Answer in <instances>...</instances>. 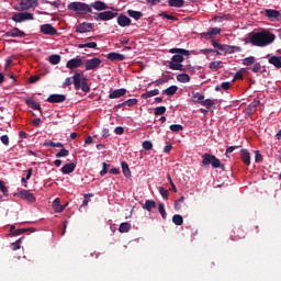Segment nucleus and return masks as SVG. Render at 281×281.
Listing matches in <instances>:
<instances>
[{
	"label": "nucleus",
	"mask_w": 281,
	"mask_h": 281,
	"mask_svg": "<svg viewBox=\"0 0 281 281\" xmlns=\"http://www.w3.org/2000/svg\"><path fill=\"white\" fill-rule=\"evenodd\" d=\"M22 239H23V237H21L20 239H16L15 243H12V244H11L13 251H16V250L21 249L20 244H21V240H22Z\"/></svg>",
	"instance_id": "5fc2aeb1"
},
{
	"label": "nucleus",
	"mask_w": 281,
	"mask_h": 281,
	"mask_svg": "<svg viewBox=\"0 0 281 281\" xmlns=\"http://www.w3.org/2000/svg\"><path fill=\"white\" fill-rule=\"evenodd\" d=\"M68 10H71L77 14H89L92 12L91 4L85 2H71L68 4Z\"/></svg>",
	"instance_id": "39448f33"
},
{
	"label": "nucleus",
	"mask_w": 281,
	"mask_h": 281,
	"mask_svg": "<svg viewBox=\"0 0 281 281\" xmlns=\"http://www.w3.org/2000/svg\"><path fill=\"white\" fill-rule=\"evenodd\" d=\"M66 206L67 204L60 205L59 199H55V201H53V210H55V213H63Z\"/></svg>",
	"instance_id": "b1692460"
},
{
	"label": "nucleus",
	"mask_w": 281,
	"mask_h": 281,
	"mask_svg": "<svg viewBox=\"0 0 281 281\" xmlns=\"http://www.w3.org/2000/svg\"><path fill=\"white\" fill-rule=\"evenodd\" d=\"M124 58H126V56L124 54H120V53L108 54L109 60H124Z\"/></svg>",
	"instance_id": "cd10ccee"
},
{
	"label": "nucleus",
	"mask_w": 281,
	"mask_h": 281,
	"mask_svg": "<svg viewBox=\"0 0 281 281\" xmlns=\"http://www.w3.org/2000/svg\"><path fill=\"white\" fill-rule=\"evenodd\" d=\"M92 8L94 10H98L99 12L102 11V10H109V5H106V3L98 0V1H94L90 4V10H92Z\"/></svg>",
	"instance_id": "6ab92c4d"
},
{
	"label": "nucleus",
	"mask_w": 281,
	"mask_h": 281,
	"mask_svg": "<svg viewBox=\"0 0 281 281\" xmlns=\"http://www.w3.org/2000/svg\"><path fill=\"white\" fill-rule=\"evenodd\" d=\"M183 130H184V126L182 125H179V124L170 125V131H172L173 133H178Z\"/></svg>",
	"instance_id": "8fccbe9b"
},
{
	"label": "nucleus",
	"mask_w": 281,
	"mask_h": 281,
	"mask_svg": "<svg viewBox=\"0 0 281 281\" xmlns=\"http://www.w3.org/2000/svg\"><path fill=\"white\" fill-rule=\"evenodd\" d=\"M167 112V108L165 105L157 106L154 109V115L159 116Z\"/></svg>",
	"instance_id": "37998d69"
},
{
	"label": "nucleus",
	"mask_w": 281,
	"mask_h": 281,
	"mask_svg": "<svg viewBox=\"0 0 281 281\" xmlns=\"http://www.w3.org/2000/svg\"><path fill=\"white\" fill-rule=\"evenodd\" d=\"M125 94H126L125 89L113 90L112 92H110L109 99H120V98L124 97Z\"/></svg>",
	"instance_id": "4be33fe9"
},
{
	"label": "nucleus",
	"mask_w": 281,
	"mask_h": 281,
	"mask_svg": "<svg viewBox=\"0 0 281 281\" xmlns=\"http://www.w3.org/2000/svg\"><path fill=\"white\" fill-rule=\"evenodd\" d=\"M100 65H102V60L98 57H94V58L88 59L86 61V69L88 71H91L93 69H98V67H100Z\"/></svg>",
	"instance_id": "f8f14e48"
},
{
	"label": "nucleus",
	"mask_w": 281,
	"mask_h": 281,
	"mask_svg": "<svg viewBox=\"0 0 281 281\" xmlns=\"http://www.w3.org/2000/svg\"><path fill=\"white\" fill-rule=\"evenodd\" d=\"M155 95H159V90L154 89V90H149L147 92H144L143 94H140V99H150Z\"/></svg>",
	"instance_id": "c756f323"
},
{
	"label": "nucleus",
	"mask_w": 281,
	"mask_h": 281,
	"mask_svg": "<svg viewBox=\"0 0 281 281\" xmlns=\"http://www.w3.org/2000/svg\"><path fill=\"white\" fill-rule=\"evenodd\" d=\"M200 104L203 105L205 109L211 110L212 106L215 105V101L212 100V99H205V100H203V101H200Z\"/></svg>",
	"instance_id": "e433bc0d"
},
{
	"label": "nucleus",
	"mask_w": 281,
	"mask_h": 281,
	"mask_svg": "<svg viewBox=\"0 0 281 281\" xmlns=\"http://www.w3.org/2000/svg\"><path fill=\"white\" fill-rule=\"evenodd\" d=\"M121 168H122L123 176L126 177V178H130L131 177V170L128 168V164L125 162V161H122L121 162Z\"/></svg>",
	"instance_id": "72a5a7b5"
},
{
	"label": "nucleus",
	"mask_w": 281,
	"mask_h": 281,
	"mask_svg": "<svg viewBox=\"0 0 281 281\" xmlns=\"http://www.w3.org/2000/svg\"><path fill=\"white\" fill-rule=\"evenodd\" d=\"M38 80H41V76H38V75H34V76H31V77L29 78V82H30L31 85L37 82Z\"/></svg>",
	"instance_id": "bf43d9fd"
},
{
	"label": "nucleus",
	"mask_w": 281,
	"mask_h": 281,
	"mask_svg": "<svg viewBox=\"0 0 281 281\" xmlns=\"http://www.w3.org/2000/svg\"><path fill=\"white\" fill-rule=\"evenodd\" d=\"M137 99H127L125 102H123V105H126V106H134V105H137Z\"/></svg>",
	"instance_id": "3c124183"
},
{
	"label": "nucleus",
	"mask_w": 281,
	"mask_h": 281,
	"mask_svg": "<svg viewBox=\"0 0 281 281\" xmlns=\"http://www.w3.org/2000/svg\"><path fill=\"white\" fill-rule=\"evenodd\" d=\"M177 91H178L177 86H170L168 89L164 90V93L166 95L172 97V95H176Z\"/></svg>",
	"instance_id": "4c0bfd02"
},
{
	"label": "nucleus",
	"mask_w": 281,
	"mask_h": 281,
	"mask_svg": "<svg viewBox=\"0 0 281 281\" xmlns=\"http://www.w3.org/2000/svg\"><path fill=\"white\" fill-rule=\"evenodd\" d=\"M44 146L50 148H64V144L60 142H44Z\"/></svg>",
	"instance_id": "f704fd0d"
},
{
	"label": "nucleus",
	"mask_w": 281,
	"mask_h": 281,
	"mask_svg": "<svg viewBox=\"0 0 281 281\" xmlns=\"http://www.w3.org/2000/svg\"><path fill=\"white\" fill-rule=\"evenodd\" d=\"M117 16V12L113 11H104L97 14V21H111V19H115Z\"/></svg>",
	"instance_id": "9b49d317"
},
{
	"label": "nucleus",
	"mask_w": 281,
	"mask_h": 281,
	"mask_svg": "<svg viewBox=\"0 0 281 281\" xmlns=\"http://www.w3.org/2000/svg\"><path fill=\"white\" fill-rule=\"evenodd\" d=\"M170 54H175L169 61V69H173L175 71H183L186 68L181 65L186 57L190 56V50L183 48H171ZM186 56V57H184Z\"/></svg>",
	"instance_id": "f257e3e1"
},
{
	"label": "nucleus",
	"mask_w": 281,
	"mask_h": 281,
	"mask_svg": "<svg viewBox=\"0 0 281 281\" xmlns=\"http://www.w3.org/2000/svg\"><path fill=\"white\" fill-rule=\"evenodd\" d=\"M42 34H45L46 36H54L55 34H58L56 29L52 24H44L41 26Z\"/></svg>",
	"instance_id": "2eb2a0df"
},
{
	"label": "nucleus",
	"mask_w": 281,
	"mask_h": 281,
	"mask_svg": "<svg viewBox=\"0 0 281 281\" xmlns=\"http://www.w3.org/2000/svg\"><path fill=\"white\" fill-rule=\"evenodd\" d=\"M236 234H238V237H232L233 241H237L239 239H245L246 238V234L244 233V231H236Z\"/></svg>",
	"instance_id": "de8ad7c7"
},
{
	"label": "nucleus",
	"mask_w": 281,
	"mask_h": 281,
	"mask_svg": "<svg viewBox=\"0 0 281 281\" xmlns=\"http://www.w3.org/2000/svg\"><path fill=\"white\" fill-rule=\"evenodd\" d=\"M168 5L170 8H183L186 0H168Z\"/></svg>",
	"instance_id": "a878e982"
},
{
	"label": "nucleus",
	"mask_w": 281,
	"mask_h": 281,
	"mask_svg": "<svg viewBox=\"0 0 281 281\" xmlns=\"http://www.w3.org/2000/svg\"><path fill=\"white\" fill-rule=\"evenodd\" d=\"M117 23L121 27H128V25H131V20L128 16L121 14L117 18Z\"/></svg>",
	"instance_id": "412c9836"
},
{
	"label": "nucleus",
	"mask_w": 281,
	"mask_h": 281,
	"mask_svg": "<svg viewBox=\"0 0 281 281\" xmlns=\"http://www.w3.org/2000/svg\"><path fill=\"white\" fill-rule=\"evenodd\" d=\"M172 223L177 226H181L184 223V220L180 214H175L172 217Z\"/></svg>",
	"instance_id": "ea45409f"
},
{
	"label": "nucleus",
	"mask_w": 281,
	"mask_h": 281,
	"mask_svg": "<svg viewBox=\"0 0 281 281\" xmlns=\"http://www.w3.org/2000/svg\"><path fill=\"white\" fill-rule=\"evenodd\" d=\"M127 14L132 19H135V21H139V19H142V16H144V13H142L140 11H135V10H127Z\"/></svg>",
	"instance_id": "c85d7f7f"
},
{
	"label": "nucleus",
	"mask_w": 281,
	"mask_h": 281,
	"mask_svg": "<svg viewBox=\"0 0 281 281\" xmlns=\"http://www.w3.org/2000/svg\"><path fill=\"white\" fill-rule=\"evenodd\" d=\"M93 27H95V24L89 23V22H83L76 26V32L78 34H87V32H91V30H93Z\"/></svg>",
	"instance_id": "9d476101"
},
{
	"label": "nucleus",
	"mask_w": 281,
	"mask_h": 281,
	"mask_svg": "<svg viewBox=\"0 0 281 281\" xmlns=\"http://www.w3.org/2000/svg\"><path fill=\"white\" fill-rule=\"evenodd\" d=\"M71 85H74V77L72 78L68 77V78L65 79V81L63 83V87L67 88V87L71 86Z\"/></svg>",
	"instance_id": "6e6d98bb"
},
{
	"label": "nucleus",
	"mask_w": 281,
	"mask_h": 281,
	"mask_svg": "<svg viewBox=\"0 0 281 281\" xmlns=\"http://www.w3.org/2000/svg\"><path fill=\"white\" fill-rule=\"evenodd\" d=\"M193 98L195 102H202L204 100V95L200 92H196Z\"/></svg>",
	"instance_id": "680f3d73"
},
{
	"label": "nucleus",
	"mask_w": 281,
	"mask_h": 281,
	"mask_svg": "<svg viewBox=\"0 0 281 281\" xmlns=\"http://www.w3.org/2000/svg\"><path fill=\"white\" fill-rule=\"evenodd\" d=\"M221 32H222V30L220 27H210L207 30V32L201 34V37L210 40V38H212V36H216L218 34H221Z\"/></svg>",
	"instance_id": "dca6fc26"
},
{
	"label": "nucleus",
	"mask_w": 281,
	"mask_h": 281,
	"mask_svg": "<svg viewBox=\"0 0 281 281\" xmlns=\"http://www.w3.org/2000/svg\"><path fill=\"white\" fill-rule=\"evenodd\" d=\"M131 229V224L128 222L119 225V233H128Z\"/></svg>",
	"instance_id": "58836bf2"
},
{
	"label": "nucleus",
	"mask_w": 281,
	"mask_h": 281,
	"mask_svg": "<svg viewBox=\"0 0 281 281\" xmlns=\"http://www.w3.org/2000/svg\"><path fill=\"white\" fill-rule=\"evenodd\" d=\"M203 158V166L204 167H209L212 166L213 169L220 168L221 170H225V165H223L220 160V158H216L215 155H211L205 153L203 156H201Z\"/></svg>",
	"instance_id": "20e7f679"
},
{
	"label": "nucleus",
	"mask_w": 281,
	"mask_h": 281,
	"mask_svg": "<svg viewBox=\"0 0 281 281\" xmlns=\"http://www.w3.org/2000/svg\"><path fill=\"white\" fill-rule=\"evenodd\" d=\"M265 14L268 19H278L280 16V11L273 9H267Z\"/></svg>",
	"instance_id": "bb28decb"
},
{
	"label": "nucleus",
	"mask_w": 281,
	"mask_h": 281,
	"mask_svg": "<svg viewBox=\"0 0 281 281\" xmlns=\"http://www.w3.org/2000/svg\"><path fill=\"white\" fill-rule=\"evenodd\" d=\"M102 166H103V169H101V171H100V176L101 177L106 175L108 173V169H109V165L106 162H103Z\"/></svg>",
	"instance_id": "0e129e2a"
},
{
	"label": "nucleus",
	"mask_w": 281,
	"mask_h": 281,
	"mask_svg": "<svg viewBox=\"0 0 281 281\" xmlns=\"http://www.w3.org/2000/svg\"><path fill=\"white\" fill-rule=\"evenodd\" d=\"M67 100V97L64 94H52L46 99L48 103H63Z\"/></svg>",
	"instance_id": "f3484780"
},
{
	"label": "nucleus",
	"mask_w": 281,
	"mask_h": 281,
	"mask_svg": "<svg viewBox=\"0 0 281 281\" xmlns=\"http://www.w3.org/2000/svg\"><path fill=\"white\" fill-rule=\"evenodd\" d=\"M72 85L75 90H81L83 93L90 92L89 79L82 72H75L72 76Z\"/></svg>",
	"instance_id": "7ed1b4c3"
},
{
	"label": "nucleus",
	"mask_w": 281,
	"mask_h": 281,
	"mask_svg": "<svg viewBox=\"0 0 281 281\" xmlns=\"http://www.w3.org/2000/svg\"><path fill=\"white\" fill-rule=\"evenodd\" d=\"M85 65V61L80 56H77L76 58L69 59L66 64L67 69L74 70L78 69L79 67H82Z\"/></svg>",
	"instance_id": "1a4fd4ad"
},
{
	"label": "nucleus",
	"mask_w": 281,
	"mask_h": 281,
	"mask_svg": "<svg viewBox=\"0 0 281 281\" xmlns=\"http://www.w3.org/2000/svg\"><path fill=\"white\" fill-rule=\"evenodd\" d=\"M77 165L74 162L66 164L60 168L61 175H71L76 170Z\"/></svg>",
	"instance_id": "a211bd4d"
},
{
	"label": "nucleus",
	"mask_w": 281,
	"mask_h": 281,
	"mask_svg": "<svg viewBox=\"0 0 281 281\" xmlns=\"http://www.w3.org/2000/svg\"><path fill=\"white\" fill-rule=\"evenodd\" d=\"M48 60L50 65H58L60 63V55H52Z\"/></svg>",
	"instance_id": "a18cd8bd"
},
{
	"label": "nucleus",
	"mask_w": 281,
	"mask_h": 281,
	"mask_svg": "<svg viewBox=\"0 0 281 281\" xmlns=\"http://www.w3.org/2000/svg\"><path fill=\"white\" fill-rule=\"evenodd\" d=\"M14 23H23V21H34V14L30 12L15 13L12 16Z\"/></svg>",
	"instance_id": "0eeeda50"
},
{
	"label": "nucleus",
	"mask_w": 281,
	"mask_h": 281,
	"mask_svg": "<svg viewBox=\"0 0 281 281\" xmlns=\"http://www.w3.org/2000/svg\"><path fill=\"white\" fill-rule=\"evenodd\" d=\"M273 41H276V34L267 30L254 33L250 36V43L255 45V47H267V45H271Z\"/></svg>",
	"instance_id": "f03ea898"
},
{
	"label": "nucleus",
	"mask_w": 281,
	"mask_h": 281,
	"mask_svg": "<svg viewBox=\"0 0 281 281\" xmlns=\"http://www.w3.org/2000/svg\"><path fill=\"white\" fill-rule=\"evenodd\" d=\"M32 8H38V0H21L20 1V11L21 12L32 10Z\"/></svg>",
	"instance_id": "6e6552de"
},
{
	"label": "nucleus",
	"mask_w": 281,
	"mask_h": 281,
	"mask_svg": "<svg viewBox=\"0 0 281 281\" xmlns=\"http://www.w3.org/2000/svg\"><path fill=\"white\" fill-rule=\"evenodd\" d=\"M210 69H223V61H212Z\"/></svg>",
	"instance_id": "49530a36"
},
{
	"label": "nucleus",
	"mask_w": 281,
	"mask_h": 281,
	"mask_svg": "<svg viewBox=\"0 0 281 281\" xmlns=\"http://www.w3.org/2000/svg\"><path fill=\"white\" fill-rule=\"evenodd\" d=\"M158 213H160L161 218L167 220V211H165V204H158Z\"/></svg>",
	"instance_id": "c03bdc74"
},
{
	"label": "nucleus",
	"mask_w": 281,
	"mask_h": 281,
	"mask_svg": "<svg viewBox=\"0 0 281 281\" xmlns=\"http://www.w3.org/2000/svg\"><path fill=\"white\" fill-rule=\"evenodd\" d=\"M240 159L247 166H250V153L247 149H240Z\"/></svg>",
	"instance_id": "5701e85b"
},
{
	"label": "nucleus",
	"mask_w": 281,
	"mask_h": 281,
	"mask_svg": "<svg viewBox=\"0 0 281 281\" xmlns=\"http://www.w3.org/2000/svg\"><path fill=\"white\" fill-rule=\"evenodd\" d=\"M69 151L68 149L61 148L59 153L56 154V158H61V157H68Z\"/></svg>",
	"instance_id": "603ef678"
},
{
	"label": "nucleus",
	"mask_w": 281,
	"mask_h": 281,
	"mask_svg": "<svg viewBox=\"0 0 281 281\" xmlns=\"http://www.w3.org/2000/svg\"><path fill=\"white\" fill-rule=\"evenodd\" d=\"M25 104L29 105V108L37 110L38 112L42 111L41 104H38L35 100L33 99H26Z\"/></svg>",
	"instance_id": "393cba45"
},
{
	"label": "nucleus",
	"mask_w": 281,
	"mask_h": 281,
	"mask_svg": "<svg viewBox=\"0 0 281 281\" xmlns=\"http://www.w3.org/2000/svg\"><path fill=\"white\" fill-rule=\"evenodd\" d=\"M158 192L160 193V195L165 199L168 200L169 196V191L167 189H165L164 187L158 188Z\"/></svg>",
	"instance_id": "09e8293b"
},
{
	"label": "nucleus",
	"mask_w": 281,
	"mask_h": 281,
	"mask_svg": "<svg viewBox=\"0 0 281 281\" xmlns=\"http://www.w3.org/2000/svg\"><path fill=\"white\" fill-rule=\"evenodd\" d=\"M13 60H14V56L9 57L5 61L4 69H8V67H10V65H12Z\"/></svg>",
	"instance_id": "774afa93"
},
{
	"label": "nucleus",
	"mask_w": 281,
	"mask_h": 281,
	"mask_svg": "<svg viewBox=\"0 0 281 281\" xmlns=\"http://www.w3.org/2000/svg\"><path fill=\"white\" fill-rule=\"evenodd\" d=\"M254 63H256V57H246L244 59V65H246L247 67H249L250 65H254Z\"/></svg>",
	"instance_id": "864d4df0"
},
{
	"label": "nucleus",
	"mask_w": 281,
	"mask_h": 281,
	"mask_svg": "<svg viewBox=\"0 0 281 281\" xmlns=\"http://www.w3.org/2000/svg\"><path fill=\"white\" fill-rule=\"evenodd\" d=\"M184 201H186V196H181L179 198V200L175 201V204H173L175 211L177 212L180 211L182 209L181 203H184Z\"/></svg>",
	"instance_id": "a19ab883"
},
{
	"label": "nucleus",
	"mask_w": 281,
	"mask_h": 281,
	"mask_svg": "<svg viewBox=\"0 0 281 281\" xmlns=\"http://www.w3.org/2000/svg\"><path fill=\"white\" fill-rule=\"evenodd\" d=\"M0 142H2L4 146H8L10 145V137L8 135H2L0 136Z\"/></svg>",
	"instance_id": "4d7b16f0"
},
{
	"label": "nucleus",
	"mask_w": 281,
	"mask_h": 281,
	"mask_svg": "<svg viewBox=\"0 0 281 281\" xmlns=\"http://www.w3.org/2000/svg\"><path fill=\"white\" fill-rule=\"evenodd\" d=\"M270 65H273L277 69H281V57L272 56L269 58Z\"/></svg>",
	"instance_id": "7c9ffc66"
},
{
	"label": "nucleus",
	"mask_w": 281,
	"mask_h": 281,
	"mask_svg": "<svg viewBox=\"0 0 281 281\" xmlns=\"http://www.w3.org/2000/svg\"><path fill=\"white\" fill-rule=\"evenodd\" d=\"M221 52H225L226 54H234L236 52H240V46H231L224 44V46L221 47Z\"/></svg>",
	"instance_id": "aec40b11"
},
{
	"label": "nucleus",
	"mask_w": 281,
	"mask_h": 281,
	"mask_svg": "<svg viewBox=\"0 0 281 281\" xmlns=\"http://www.w3.org/2000/svg\"><path fill=\"white\" fill-rule=\"evenodd\" d=\"M143 148H144V150H151V148H153L151 142H149V140L143 142Z\"/></svg>",
	"instance_id": "13d9d810"
},
{
	"label": "nucleus",
	"mask_w": 281,
	"mask_h": 281,
	"mask_svg": "<svg viewBox=\"0 0 281 281\" xmlns=\"http://www.w3.org/2000/svg\"><path fill=\"white\" fill-rule=\"evenodd\" d=\"M16 196L20 198L21 200H25L30 203L36 202V198H34V194L30 193V191H27V190H22V191L18 192Z\"/></svg>",
	"instance_id": "ddd939ff"
},
{
	"label": "nucleus",
	"mask_w": 281,
	"mask_h": 281,
	"mask_svg": "<svg viewBox=\"0 0 281 281\" xmlns=\"http://www.w3.org/2000/svg\"><path fill=\"white\" fill-rule=\"evenodd\" d=\"M172 79H173V77H171L169 75H164V77H161L160 79L156 80V86H162V85L169 82Z\"/></svg>",
	"instance_id": "473e14b6"
},
{
	"label": "nucleus",
	"mask_w": 281,
	"mask_h": 281,
	"mask_svg": "<svg viewBox=\"0 0 281 281\" xmlns=\"http://www.w3.org/2000/svg\"><path fill=\"white\" fill-rule=\"evenodd\" d=\"M4 36L7 38H23L25 36V33L23 31L19 30L18 27H15V29L7 32L4 34Z\"/></svg>",
	"instance_id": "4468645a"
},
{
	"label": "nucleus",
	"mask_w": 281,
	"mask_h": 281,
	"mask_svg": "<svg viewBox=\"0 0 281 281\" xmlns=\"http://www.w3.org/2000/svg\"><path fill=\"white\" fill-rule=\"evenodd\" d=\"M25 231L26 229H24V228H20V229L15 231V232H12L11 236H21V235H23L25 233Z\"/></svg>",
	"instance_id": "69168bd1"
},
{
	"label": "nucleus",
	"mask_w": 281,
	"mask_h": 281,
	"mask_svg": "<svg viewBox=\"0 0 281 281\" xmlns=\"http://www.w3.org/2000/svg\"><path fill=\"white\" fill-rule=\"evenodd\" d=\"M114 134L124 135V127L117 126L116 128H114Z\"/></svg>",
	"instance_id": "338daca9"
},
{
	"label": "nucleus",
	"mask_w": 281,
	"mask_h": 281,
	"mask_svg": "<svg viewBox=\"0 0 281 281\" xmlns=\"http://www.w3.org/2000/svg\"><path fill=\"white\" fill-rule=\"evenodd\" d=\"M153 209H156V202L151 200L145 201V203L143 204V210L151 212Z\"/></svg>",
	"instance_id": "2f4dec72"
},
{
	"label": "nucleus",
	"mask_w": 281,
	"mask_h": 281,
	"mask_svg": "<svg viewBox=\"0 0 281 281\" xmlns=\"http://www.w3.org/2000/svg\"><path fill=\"white\" fill-rule=\"evenodd\" d=\"M226 74L228 76H233V78L231 79V81H226V82H223V83L217 85L216 87H214V90L216 92H220L221 90L228 91L233 87L235 80L243 79V72L241 71H238L235 75H233L232 72H226Z\"/></svg>",
	"instance_id": "423d86ee"
},
{
	"label": "nucleus",
	"mask_w": 281,
	"mask_h": 281,
	"mask_svg": "<svg viewBox=\"0 0 281 281\" xmlns=\"http://www.w3.org/2000/svg\"><path fill=\"white\" fill-rule=\"evenodd\" d=\"M255 161L257 164H260L261 161H263V157L261 156L259 150H256V157H255Z\"/></svg>",
	"instance_id": "e2e57ef3"
},
{
	"label": "nucleus",
	"mask_w": 281,
	"mask_h": 281,
	"mask_svg": "<svg viewBox=\"0 0 281 281\" xmlns=\"http://www.w3.org/2000/svg\"><path fill=\"white\" fill-rule=\"evenodd\" d=\"M78 47H79V49H85V47H89L90 49H95V47H98V43L89 42L86 44H79Z\"/></svg>",
	"instance_id": "79ce46f5"
},
{
	"label": "nucleus",
	"mask_w": 281,
	"mask_h": 281,
	"mask_svg": "<svg viewBox=\"0 0 281 281\" xmlns=\"http://www.w3.org/2000/svg\"><path fill=\"white\" fill-rule=\"evenodd\" d=\"M238 148H239V146H229V147H227L226 151H225L226 157H228V155L233 154V151L235 149H238Z\"/></svg>",
	"instance_id": "052dcab7"
},
{
	"label": "nucleus",
	"mask_w": 281,
	"mask_h": 281,
	"mask_svg": "<svg viewBox=\"0 0 281 281\" xmlns=\"http://www.w3.org/2000/svg\"><path fill=\"white\" fill-rule=\"evenodd\" d=\"M177 80L178 82L187 83L190 82V76L186 72H182L177 76Z\"/></svg>",
	"instance_id": "c9c22d12"
}]
</instances>
